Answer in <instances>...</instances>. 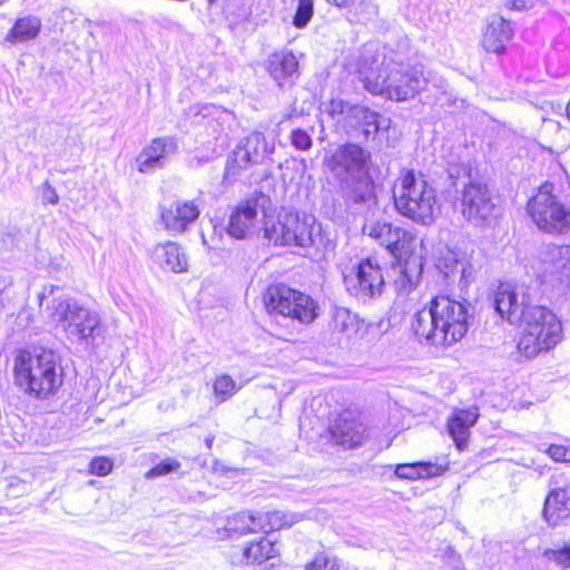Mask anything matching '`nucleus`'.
Listing matches in <instances>:
<instances>
[{
  "label": "nucleus",
  "instance_id": "8fccbe9b",
  "mask_svg": "<svg viewBox=\"0 0 570 570\" xmlns=\"http://www.w3.org/2000/svg\"><path fill=\"white\" fill-rule=\"evenodd\" d=\"M567 463H570V446L567 448Z\"/></svg>",
  "mask_w": 570,
  "mask_h": 570
},
{
  "label": "nucleus",
  "instance_id": "f704fd0d",
  "mask_svg": "<svg viewBox=\"0 0 570 570\" xmlns=\"http://www.w3.org/2000/svg\"><path fill=\"white\" fill-rule=\"evenodd\" d=\"M305 570H340V562L335 556L321 552L311 563L306 564Z\"/></svg>",
  "mask_w": 570,
  "mask_h": 570
},
{
  "label": "nucleus",
  "instance_id": "4c0bfd02",
  "mask_svg": "<svg viewBox=\"0 0 570 570\" xmlns=\"http://www.w3.org/2000/svg\"><path fill=\"white\" fill-rule=\"evenodd\" d=\"M313 16V0H299L293 24L296 28H304Z\"/></svg>",
  "mask_w": 570,
  "mask_h": 570
},
{
  "label": "nucleus",
  "instance_id": "2f4dec72",
  "mask_svg": "<svg viewBox=\"0 0 570 570\" xmlns=\"http://www.w3.org/2000/svg\"><path fill=\"white\" fill-rule=\"evenodd\" d=\"M332 328L334 332L351 337L360 330V320L345 307H335L332 316Z\"/></svg>",
  "mask_w": 570,
  "mask_h": 570
},
{
  "label": "nucleus",
  "instance_id": "6e6552de",
  "mask_svg": "<svg viewBox=\"0 0 570 570\" xmlns=\"http://www.w3.org/2000/svg\"><path fill=\"white\" fill-rule=\"evenodd\" d=\"M527 212L535 226L548 234L570 232V207L553 193L552 184H542L529 199Z\"/></svg>",
  "mask_w": 570,
  "mask_h": 570
},
{
  "label": "nucleus",
  "instance_id": "f3484780",
  "mask_svg": "<svg viewBox=\"0 0 570 570\" xmlns=\"http://www.w3.org/2000/svg\"><path fill=\"white\" fill-rule=\"evenodd\" d=\"M178 150V145L173 137H159L142 148L136 157L137 170L142 174H150L165 167L171 156Z\"/></svg>",
  "mask_w": 570,
  "mask_h": 570
},
{
  "label": "nucleus",
  "instance_id": "49530a36",
  "mask_svg": "<svg viewBox=\"0 0 570 570\" xmlns=\"http://www.w3.org/2000/svg\"><path fill=\"white\" fill-rule=\"evenodd\" d=\"M12 244L13 236L4 227H0V252L7 250Z\"/></svg>",
  "mask_w": 570,
  "mask_h": 570
},
{
  "label": "nucleus",
  "instance_id": "3c124183",
  "mask_svg": "<svg viewBox=\"0 0 570 570\" xmlns=\"http://www.w3.org/2000/svg\"><path fill=\"white\" fill-rule=\"evenodd\" d=\"M212 443H213V439L206 440L207 448H212Z\"/></svg>",
  "mask_w": 570,
  "mask_h": 570
},
{
  "label": "nucleus",
  "instance_id": "b1692460",
  "mask_svg": "<svg viewBox=\"0 0 570 570\" xmlns=\"http://www.w3.org/2000/svg\"><path fill=\"white\" fill-rule=\"evenodd\" d=\"M347 126L362 128L365 138L374 137L380 130L389 127V119L367 107L354 105L347 110Z\"/></svg>",
  "mask_w": 570,
  "mask_h": 570
},
{
  "label": "nucleus",
  "instance_id": "603ef678",
  "mask_svg": "<svg viewBox=\"0 0 570 570\" xmlns=\"http://www.w3.org/2000/svg\"><path fill=\"white\" fill-rule=\"evenodd\" d=\"M4 0H0V4L3 2Z\"/></svg>",
  "mask_w": 570,
  "mask_h": 570
},
{
  "label": "nucleus",
  "instance_id": "0eeeda50",
  "mask_svg": "<svg viewBox=\"0 0 570 570\" xmlns=\"http://www.w3.org/2000/svg\"><path fill=\"white\" fill-rule=\"evenodd\" d=\"M320 227L313 217L301 218L292 212H281L277 216H266L264 235L275 245L311 247L318 236Z\"/></svg>",
  "mask_w": 570,
  "mask_h": 570
},
{
  "label": "nucleus",
  "instance_id": "cd10ccee",
  "mask_svg": "<svg viewBox=\"0 0 570 570\" xmlns=\"http://www.w3.org/2000/svg\"><path fill=\"white\" fill-rule=\"evenodd\" d=\"M40 30L41 20L36 16H26L16 20L4 41L11 45L30 41L38 37Z\"/></svg>",
  "mask_w": 570,
  "mask_h": 570
},
{
  "label": "nucleus",
  "instance_id": "20e7f679",
  "mask_svg": "<svg viewBox=\"0 0 570 570\" xmlns=\"http://www.w3.org/2000/svg\"><path fill=\"white\" fill-rule=\"evenodd\" d=\"M13 377L24 393L47 399L62 383V368L52 351H19L14 357Z\"/></svg>",
  "mask_w": 570,
  "mask_h": 570
},
{
  "label": "nucleus",
  "instance_id": "473e14b6",
  "mask_svg": "<svg viewBox=\"0 0 570 570\" xmlns=\"http://www.w3.org/2000/svg\"><path fill=\"white\" fill-rule=\"evenodd\" d=\"M259 523L263 532L277 531L285 527H292L297 523L301 518L295 513H285L282 511H273L267 513H258Z\"/></svg>",
  "mask_w": 570,
  "mask_h": 570
},
{
  "label": "nucleus",
  "instance_id": "a211bd4d",
  "mask_svg": "<svg viewBox=\"0 0 570 570\" xmlns=\"http://www.w3.org/2000/svg\"><path fill=\"white\" fill-rule=\"evenodd\" d=\"M200 210L193 200H176L160 207V223L171 234L185 233Z\"/></svg>",
  "mask_w": 570,
  "mask_h": 570
},
{
  "label": "nucleus",
  "instance_id": "a19ab883",
  "mask_svg": "<svg viewBox=\"0 0 570 570\" xmlns=\"http://www.w3.org/2000/svg\"><path fill=\"white\" fill-rule=\"evenodd\" d=\"M114 463L109 458H94L89 464V473L98 476H106L112 470Z\"/></svg>",
  "mask_w": 570,
  "mask_h": 570
},
{
  "label": "nucleus",
  "instance_id": "7c9ffc66",
  "mask_svg": "<svg viewBox=\"0 0 570 570\" xmlns=\"http://www.w3.org/2000/svg\"><path fill=\"white\" fill-rule=\"evenodd\" d=\"M225 529L229 533L228 535L232 537L234 534L244 535L247 533L257 532L262 530V525L259 523L258 513L254 514L244 511L229 517L227 519Z\"/></svg>",
  "mask_w": 570,
  "mask_h": 570
},
{
  "label": "nucleus",
  "instance_id": "ddd939ff",
  "mask_svg": "<svg viewBox=\"0 0 570 570\" xmlns=\"http://www.w3.org/2000/svg\"><path fill=\"white\" fill-rule=\"evenodd\" d=\"M542 284L559 289L570 287V244H548L539 254Z\"/></svg>",
  "mask_w": 570,
  "mask_h": 570
},
{
  "label": "nucleus",
  "instance_id": "39448f33",
  "mask_svg": "<svg viewBox=\"0 0 570 570\" xmlns=\"http://www.w3.org/2000/svg\"><path fill=\"white\" fill-rule=\"evenodd\" d=\"M49 317L75 343H90L101 334L99 314L73 297H55L48 305Z\"/></svg>",
  "mask_w": 570,
  "mask_h": 570
},
{
  "label": "nucleus",
  "instance_id": "a18cd8bd",
  "mask_svg": "<svg viewBox=\"0 0 570 570\" xmlns=\"http://www.w3.org/2000/svg\"><path fill=\"white\" fill-rule=\"evenodd\" d=\"M547 453L556 462H567V448L563 445L552 444Z\"/></svg>",
  "mask_w": 570,
  "mask_h": 570
},
{
  "label": "nucleus",
  "instance_id": "6ab92c4d",
  "mask_svg": "<svg viewBox=\"0 0 570 570\" xmlns=\"http://www.w3.org/2000/svg\"><path fill=\"white\" fill-rule=\"evenodd\" d=\"M257 200L247 199L240 202L229 216L227 233L236 239H245L257 230Z\"/></svg>",
  "mask_w": 570,
  "mask_h": 570
},
{
  "label": "nucleus",
  "instance_id": "f03ea898",
  "mask_svg": "<svg viewBox=\"0 0 570 570\" xmlns=\"http://www.w3.org/2000/svg\"><path fill=\"white\" fill-rule=\"evenodd\" d=\"M364 87L374 95L384 96L395 101L414 98L432 83L444 89L446 81L442 77L426 72L424 66L412 61H390L383 69L371 70L365 75Z\"/></svg>",
  "mask_w": 570,
  "mask_h": 570
},
{
  "label": "nucleus",
  "instance_id": "09e8293b",
  "mask_svg": "<svg viewBox=\"0 0 570 570\" xmlns=\"http://www.w3.org/2000/svg\"><path fill=\"white\" fill-rule=\"evenodd\" d=\"M217 114V120L218 121H227L230 118V114H228L226 110H216Z\"/></svg>",
  "mask_w": 570,
  "mask_h": 570
},
{
  "label": "nucleus",
  "instance_id": "393cba45",
  "mask_svg": "<svg viewBox=\"0 0 570 570\" xmlns=\"http://www.w3.org/2000/svg\"><path fill=\"white\" fill-rule=\"evenodd\" d=\"M478 417V407H471L454 411L452 416L448 420L449 434L460 451L466 446L470 429L476 423Z\"/></svg>",
  "mask_w": 570,
  "mask_h": 570
},
{
  "label": "nucleus",
  "instance_id": "4be33fe9",
  "mask_svg": "<svg viewBox=\"0 0 570 570\" xmlns=\"http://www.w3.org/2000/svg\"><path fill=\"white\" fill-rule=\"evenodd\" d=\"M340 190L347 204H371L375 198L374 183L368 173L340 179Z\"/></svg>",
  "mask_w": 570,
  "mask_h": 570
},
{
  "label": "nucleus",
  "instance_id": "423d86ee",
  "mask_svg": "<svg viewBox=\"0 0 570 570\" xmlns=\"http://www.w3.org/2000/svg\"><path fill=\"white\" fill-rule=\"evenodd\" d=\"M517 325L522 327L518 350L527 358H533L539 353L556 347L563 336L558 317L542 305L533 307Z\"/></svg>",
  "mask_w": 570,
  "mask_h": 570
},
{
  "label": "nucleus",
  "instance_id": "9d476101",
  "mask_svg": "<svg viewBox=\"0 0 570 570\" xmlns=\"http://www.w3.org/2000/svg\"><path fill=\"white\" fill-rule=\"evenodd\" d=\"M537 295L535 286L525 283L500 284L494 293L493 306L498 314L510 324L521 323L531 312Z\"/></svg>",
  "mask_w": 570,
  "mask_h": 570
},
{
  "label": "nucleus",
  "instance_id": "a878e982",
  "mask_svg": "<svg viewBox=\"0 0 570 570\" xmlns=\"http://www.w3.org/2000/svg\"><path fill=\"white\" fill-rule=\"evenodd\" d=\"M543 517L551 527H558L570 517V495L566 489L557 488L549 492L544 501Z\"/></svg>",
  "mask_w": 570,
  "mask_h": 570
},
{
  "label": "nucleus",
  "instance_id": "bb28decb",
  "mask_svg": "<svg viewBox=\"0 0 570 570\" xmlns=\"http://www.w3.org/2000/svg\"><path fill=\"white\" fill-rule=\"evenodd\" d=\"M511 38L510 23L502 17H494L483 31L482 47L489 52L501 53Z\"/></svg>",
  "mask_w": 570,
  "mask_h": 570
},
{
  "label": "nucleus",
  "instance_id": "9b49d317",
  "mask_svg": "<svg viewBox=\"0 0 570 570\" xmlns=\"http://www.w3.org/2000/svg\"><path fill=\"white\" fill-rule=\"evenodd\" d=\"M459 209L462 216L473 225L489 224L495 216V206L485 184L472 180L462 183L456 190Z\"/></svg>",
  "mask_w": 570,
  "mask_h": 570
},
{
  "label": "nucleus",
  "instance_id": "4468645a",
  "mask_svg": "<svg viewBox=\"0 0 570 570\" xmlns=\"http://www.w3.org/2000/svg\"><path fill=\"white\" fill-rule=\"evenodd\" d=\"M346 291L358 299L366 301L380 296L384 289V275L381 266L372 259L361 261L344 274Z\"/></svg>",
  "mask_w": 570,
  "mask_h": 570
},
{
  "label": "nucleus",
  "instance_id": "5701e85b",
  "mask_svg": "<svg viewBox=\"0 0 570 570\" xmlns=\"http://www.w3.org/2000/svg\"><path fill=\"white\" fill-rule=\"evenodd\" d=\"M333 440L345 448L360 445L367 436V429L362 421L351 413L342 414L331 428Z\"/></svg>",
  "mask_w": 570,
  "mask_h": 570
},
{
  "label": "nucleus",
  "instance_id": "dca6fc26",
  "mask_svg": "<svg viewBox=\"0 0 570 570\" xmlns=\"http://www.w3.org/2000/svg\"><path fill=\"white\" fill-rule=\"evenodd\" d=\"M368 154L360 146H340L326 160L328 169L338 178L367 173Z\"/></svg>",
  "mask_w": 570,
  "mask_h": 570
},
{
  "label": "nucleus",
  "instance_id": "ea45409f",
  "mask_svg": "<svg viewBox=\"0 0 570 570\" xmlns=\"http://www.w3.org/2000/svg\"><path fill=\"white\" fill-rule=\"evenodd\" d=\"M353 106L354 105H350L342 99H332L326 108V111L336 121L347 122V110Z\"/></svg>",
  "mask_w": 570,
  "mask_h": 570
},
{
  "label": "nucleus",
  "instance_id": "f257e3e1",
  "mask_svg": "<svg viewBox=\"0 0 570 570\" xmlns=\"http://www.w3.org/2000/svg\"><path fill=\"white\" fill-rule=\"evenodd\" d=\"M470 317L465 302L440 295L414 315L412 330L426 344L444 348L464 337Z\"/></svg>",
  "mask_w": 570,
  "mask_h": 570
},
{
  "label": "nucleus",
  "instance_id": "58836bf2",
  "mask_svg": "<svg viewBox=\"0 0 570 570\" xmlns=\"http://www.w3.org/2000/svg\"><path fill=\"white\" fill-rule=\"evenodd\" d=\"M180 463L176 460H165L146 472V479H155L178 471Z\"/></svg>",
  "mask_w": 570,
  "mask_h": 570
},
{
  "label": "nucleus",
  "instance_id": "de8ad7c7",
  "mask_svg": "<svg viewBox=\"0 0 570 570\" xmlns=\"http://www.w3.org/2000/svg\"><path fill=\"white\" fill-rule=\"evenodd\" d=\"M326 1L336 6L337 8H350L355 2V0H326Z\"/></svg>",
  "mask_w": 570,
  "mask_h": 570
},
{
  "label": "nucleus",
  "instance_id": "c9c22d12",
  "mask_svg": "<svg viewBox=\"0 0 570 570\" xmlns=\"http://www.w3.org/2000/svg\"><path fill=\"white\" fill-rule=\"evenodd\" d=\"M543 557L563 569L570 568V547L546 549Z\"/></svg>",
  "mask_w": 570,
  "mask_h": 570
},
{
  "label": "nucleus",
  "instance_id": "c756f323",
  "mask_svg": "<svg viewBox=\"0 0 570 570\" xmlns=\"http://www.w3.org/2000/svg\"><path fill=\"white\" fill-rule=\"evenodd\" d=\"M443 469L431 462H414L397 464L394 473L396 478L404 480H417L440 475Z\"/></svg>",
  "mask_w": 570,
  "mask_h": 570
},
{
  "label": "nucleus",
  "instance_id": "e433bc0d",
  "mask_svg": "<svg viewBox=\"0 0 570 570\" xmlns=\"http://www.w3.org/2000/svg\"><path fill=\"white\" fill-rule=\"evenodd\" d=\"M212 232L210 235H207L204 230L202 232V242L203 245L208 248V250L219 252L225 249V238L223 235V230L218 229L215 225L210 226Z\"/></svg>",
  "mask_w": 570,
  "mask_h": 570
},
{
  "label": "nucleus",
  "instance_id": "1a4fd4ad",
  "mask_svg": "<svg viewBox=\"0 0 570 570\" xmlns=\"http://www.w3.org/2000/svg\"><path fill=\"white\" fill-rule=\"evenodd\" d=\"M269 314L311 324L318 316V306L308 295L285 285L269 286L264 295Z\"/></svg>",
  "mask_w": 570,
  "mask_h": 570
},
{
  "label": "nucleus",
  "instance_id": "2eb2a0df",
  "mask_svg": "<svg viewBox=\"0 0 570 570\" xmlns=\"http://www.w3.org/2000/svg\"><path fill=\"white\" fill-rule=\"evenodd\" d=\"M363 234L389 250L396 259H405L414 250L415 237L413 234L392 223H367L363 226Z\"/></svg>",
  "mask_w": 570,
  "mask_h": 570
},
{
  "label": "nucleus",
  "instance_id": "72a5a7b5",
  "mask_svg": "<svg viewBox=\"0 0 570 570\" xmlns=\"http://www.w3.org/2000/svg\"><path fill=\"white\" fill-rule=\"evenodd\" d=\"M214 395L218 402H225L237 391L235 381L229 375H219L213 384Z\"/></svg>",
  "mask_w": 570,
  "mask_h": 570
},
{
  "label": "nucleus",
  "instance_id": "79ce46f5",
  "mask_svg": "<svg viewBox=\"0 0 570 570\" xmlns=\"http://www.w3.org/2000/svg\"><path fill=\"white\" fill-rule=\"evenodd\" d=\"M291 144L298 150H308L312 147V137L303 129H295L291 134Z\"/></svg>",
  "mask_w": 570,
  "mask_h": 570
},
{
  "label": "nucleus",
  "instance_id": "37998d69",
  "mask_svg": "<svg viewBox=\"0 0 570 570\" xmlns=\"http://www.w3.org/2000/svg\"><path fill=\"white\" fill-rule=\"evenodd\" d=\"M414 286L412 276L405 269H401L394 281L395 291L399 294H407Z\"/></svg>",
  "mask_w": 570,
  "mask_h": 570
},
{
  "label": "nucleus",
  "instance_id": "7ed1b4c3",
  "mask_svg": "<svg viewBox=\"0 0 570 570\" xmlns=\"http://www.w3.org/2000/svg\"><path fill=\"white\" fill-rule=\"evenodd\" d=\"M392 193L396 212L415 224L432 225L441 213L436 189L420 171L402 169Z\"/></svg>",
  "mask_w": 570,
  "mask_h": 570
},
{
  "label": "nucleus",
  "instance_id": "412c9836",
  "mask_svg": "<svg viewBox=\"0 0 570 570\" xmlns=\"http://www.w3.org/2000/svg\"><path fill=\"white\" fill-rule=\"evenodd\" d=\"M265 69L274 81L282 87L286 83H293L298 77V60L291 50H277L267 57Z\"/></svg>",
  "mask_w": 570,
  "mask_h": 570
},
{
  "label": "nucleus",
  "instance_id": "aec40b11",
  "mask_svg": "<svg viewBox=\"0 0 570 570\" xmlns=\"http://www.w3.org/2000/svg\"><path fill=\"white\" fill-rule=\"evenodd\" d=\"M151 262L164 272L184 273L188 269V257L183 247L171 240L156 244L149 252Z\"/></svg>",
  "mask_w": 570,
  "mask_h": 570
},
{
  "label": "nucleus",
  "instance_id": "f8f14e48",
  "mask_svg": "<svg viewBox=\"0 0 570 570\" xmlns=\"http://www.w3.org/2000/svg\"><path fill=\"white\" fill-rule=\"evenodd\" d=\"M274 150L259 131L250 132L227 158L225 179L234 180L252 166L261 164Z\"/></svg>",
  "mask_w": 570,
  "mask_h": 570
},
{
  "label": "nucleus",
  "instance_id": "c85d7f7f",
  "mask_svg": "<svg viewBox=\"0 0 570 570\" xmlns=\"http://www.w3.org/2000/svg\"><path fill=\"white\" fill-rule=\"evenodd\" d=\"M278 550L275 542L266 537L259 538L247 544L243 550V557L246 564H261L277 556Z\"/></svg>",
  "mask_w": 570,
  "mask_h": 570
},
{
  "label": "nucleus",
  "instance_id": "c03bdc74",
  "mask_svg": "<svg viewBox=\"0 0 570 570\" xmlns=\"http://www.w3.org/2000/svg\"><path fill=\"white\" fill-rule=\"evenodd\" d=\"M41 197L43 204L56 205L59 202L56 189L48 181L43 183L41 186Z\"/></svg>",
  "mask_w": 570,
  "mask_h": 570
}]
</instances>
